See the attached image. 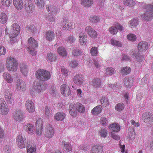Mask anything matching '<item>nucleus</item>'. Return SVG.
<instances>
[{
  "instance_id": "obj_41",
  "label": "nucleus",
  "mask_w": 153,
  "mask_h": 153,
  "mask_svg": "<svg viewBox=\"0 0 153 153\" xmlns=\"http://www.w3.org/2000/svg\"><path fill=\"white\" fill-rule=\"evenodd\" d=\"M7 20V15L4 13L0 12V23H5Z\"/></svg>"
},
{
  "instance_id": "obj_11",
  "label": "nucleus",
  "mask_w": 153,
  "mask_h": 153,
  "mask_svg": "<svg viewBox=\"0 0 153 153\" xmlns=\"http://www.w3.org/2000/svg\"><path fill=\"white\" fill-rule=\"evenodd\" d=\"M24 115L20 110H17L14 113L13 118L16 121L20 122L24 118Z\"/></svg>"
},
{
  "instance_id": "obj_3",
  "label": "nucleus",
  "mask_w": 153,
  "mask_h": 153,
  "mask_svg": "<svg viewBox=\"0 0 153 153\" xmlns=\"http://www.w3.org/2000/svg\"><path fill=\"white\" fill-rule=\"evenodd\" d=\"M28 51L33 56H35L36 53L35 48L38 46L37 42L33 38L30 37L28 40Z\"/></svg>"
},
{
  "instance_id": "obj_42",
  "label": "nucleus",
  "mask_w": 153,
  "mask_h": 153,
  "mask_svg": "<svg viewBox=\"0 0 153 153\" xmlns=\"http://www.w3.org/2000/svg\"><path fill=\"white\" fill-rule=\"evenodd\" d=\"M18 62L13 64V65H11L9 66H7L6 67L7 69L9 71H16L18 69Z\"/></svg>"
},
{
  "instance_id": "obj_49",
  "label": "nucleus",
  "mask_w": 153,
  "mask_h": 153,
  "mask_svg": "<svg viewBox=\"0 0 153 153\" xmlns=\"http://www.w3.org/2000/svg\"><path fill=\"white\" fill-rule=\"evenodd\" d=\"M131 71V69L128 67H124L120 70V73L124 75H126L129 74Z\"/></svg>"
},
{
  "instance_id": "obj_37",
  "label": "nucleus",
  "mask_w": 153,
  "mask_h": 153,
  "mask_svg": "<svg viewBox=\"0 0 153 153\" xmlns=\"http://www.w3.org/2000/svg\"><path fill=\"white\" fill-rule=\"evenodd\" d=\"M91 84L95 87H98L101 85V79L100 78L94 79L91 81Z\"/></svg>"
},
{
  "instance_id": "obj_16",
  "label": "nucleus",
  "mask_w": 153,
  "mask_h": 153,
  "mask_svg": "<svg viewBox=\"0 0 153 153\" xmlns=\"http://www.w3.org/2000/svg\"><path fill=\"white\" fill-rule=\"evenodd\" d=\"M61 93L64 96H68L71 94L70 88L66 84H63L61 86Z\"/></svg>"
},
{
  "instance_id": "obj_8",
  "label": "nucleus",
  "mask_w": 153,
  "mask_h": 153,
  "mask_svg": "<svg viewBox=\"0 0 153 153\" xmlns=\"http://www.w3.org/2000/svg\"><path fill=\"white\" fill-rule=\"evenodd\" d=\"M3 96L7 103L11 104L13 101V94L11 91L8 89L4 90L3 93Z\"/></svg>"
},
{
  "instance_id": "obj_15",
  "label": "nucleus",
  "mask_w": 153,
  "mask_h": 153,
  "mask_svg": "<svg viewBox=\"0 0 153 153\" xmlns=\"http://www.w3.org/2000/svg\"><path fill=\"white\" fill-rule=\"evenodd\" d=\"M142 118L144 121L146 123H150L153 122L152 114L149 112L144 113L142 115Z\"/></svg>"
},
{
  "instance_id": "obj_46",
  "label": "nucleus",
  "mask_w": 153,
  "mask_h": 153,
  "mask_svg": "<svg viewBox=\"0 0 153 153\" xmlns=\"http://www.w3.org/2000/svg\"><path fill=\"white\" fill-rule=\"evenodd\" d=\"M111 44L113 46H115L118 47H122L123 46L122 44L120 41L112 38L110 40Z\"/></svg>"
},
{
  "instance_id": "obj_43",
  "label": "nucleus",
  "mask_w": 153,
  "mask_h": 153,
  "mask_svg": "<svg viewBox=\"0 0 153 153\" xmlns=\"http://www.w3.org/2000/svg\"><path fill=\"white\" fill-rule=\"evenodd\" d=\"M143 8L146 9V11L149 12L153 13V4H147L144 5Z\"/></svg>"
},
{
  "instance_id": "obj_32",
  "label": "nucleus",
  "mask_w": 153,
  "mask_h": 153,
  "mask_svg": "<svg viewBox=\"0 0 153 153\" xmlns=\"http://www.w3.org/2000/svg\"><path fill=\"white\" fill-rule=\"evenodd\" d=\"M3 77L7 83H12L13 81V76L8 72H4L3 74Z\"/></svg>"
},
{
  "instance_id": "obj_1",
  "label": "nucleus",
  "mask_w": 153,
  "mask_h": 153,
  "mask_svg": "<svg viewBox=\"0 0 153 153\" xmlns=\"http://www.w3.org/2000/svg\"><path fill=\"white\" fill-rule=\"evenodd\" d=\"M36 77L41 81H47L51 77V75L49 71L43 69H39L36 71Z\"/></svg>"
},
{
  "instance_id": "obj_50",
  "label": "nucleus",
  "mask_w": 153,
  "mask_h": 153,
  "mask_svg": "<svg viewBox=\"0 0 153 153\" xmlns=\"http://www.w3.org/2000/svg\"><path fill=\"white\" fill-rule=\"evenodd\" d=\"M138 19H133L130 21V26L132 28L137 26L139 23Z\"/></svg>"
},
{
  "instance_id": "obj_9",
  "label": "nucleus",
  "mask_w": 153,
  "mask_h": 153,
  "mask_svg": "<svg viewBox=\"0 0 153 153\" xmlns=\"http://www.w3.org/2000/svg\"><path fill=\"white\" fill-rule=\"evenodd\" d=\"M16 90L20 92H24L26 89V85L25 82L21 79H18L16 83Z\"/></svg>"
},
{
  "instance_id": "obj_61",
  "label": "nucleus",
  "mask_w": 153,
  "mask_h": 153,
  "mask_svg": "<svg viewBox=\"0 0 153 153\" xmlns=\"http://www.w3.org/2000/svg\"><path fill=\"white\" fill-rule=\"evenodd\" d=\"M43 121L41 118H38L36 121L35 125L36 127H42Z\"/></svg>"
},
{
  "instance_id": "obj_24",
  "label": "nucleus",
  "mask_w": 153,
  "mask_h": 153,
  "mask_svg": "<svg viewBox=\"0 0 153 153\" xmlns=\"http://www.w3.org/2000/svg\"><path fill=\"white\" fill-rule=\"evenodd\" d=\"M62 145L63 146L64 150L67 152L71 151L72 150V147L69 143L63 141Z\"/></svg>"
},
{
  "instance_id": "obj_55",
  "label": "nucleus",
  "mask_w": 153,
  "mask_h": 153,
  "mask_svg": "<svg viewBox=\"0 0 153 153\" xmlns=\"http://www.w3.org/2000/svg\"><path fill=\"white\" fill-rule=\"evenodd\" d=\"M1 3L5 7H9L11 4L12 0H1Z\"/></svg>"
},
{
  "instance_id": "obj_20",
  "label": "nucleus",
  "mask_w": 153,
  "mask_h": 153,
  "mask_svg": "<svg viewBox=\"0 0 153 153\" xmlns=\"http://www.w3.org/2000/svg\"><path fill=\"white\" fill-rule=\"evenodd\" d=\"M79 39L80 44L81 45H85L87 41V36L85 33L81 32L79 35Z\"/></svg>"
},
{
  "instance_id": "obj_36",
  "label": "nucleus",
  "mask_w": 153,
  "mask_h": 153,
  "mask_svg": "<svg viewBox=\"0 0 153 153\" xmlns=\"http://www.w3.org/2000/svg\"><path fill=\"white\" fill-rule=\"evenodd\" d=\"M57 51L59 54L62 56H65L67 55V52L63 47H59L57 49Z\"/></svg>"
},
{
  "instance_id": "obj_31",
  "label": "nucleus",
  "mask_w": 153,
  "mask_h": 153,
  "mask_svg": "<svg viewBox=\"0 0 153 153\" xmlns=\"http://www.w3.org/2000/svg\"><path fill=\"white\" fill-rule=\"evenodd\" d=\"M13 4L15 7L18 10L22 9L23 7L22 0H13Z\"/></svg>"
},
{
  "instance_id": "obj_60",
  "label": "nucleus",
  "mask_w": 153,
  "mask_h": 153,
  "mask_svg": "<svg viewBox=\"0 0 153 153\" xmlns=\"http://www.w3.org/2000/svg\"><path fill=\"white\" fill-rule=\"evenodd\" d=\"M42 127H36V134L37 136H40L42 132Z\"/></svg>"
},
{
  "instance_id": "obj_51",
  "label": "nucleus",
  "mask_w": 153,
  "mask_h": 153,
  "mask_svg": "<svg viewBox=\"0 0 153 153\" xmlns=\"http://www.w3.org/2000/svg\"><path fill=\"white\" fill-rule=\"evenodd\" d=\"M124 104L122 103H119L117 104L115 106V109L118 111H123L124 108Z\"/></svg>"
},
{
  "instance_id": "obj_18",
  "label": "nucleus",
  "mask_w": 153,
  "mask_h": 153,
  "mask_svg": "<svg viewBox=\"0 0 153 153\" xmlns=\"http://www.w3.org/2000/svg\"><path fill=\"white\" fill-rule=\"evenodd\" d=\"M49 13L53 16L56 15L59 12V8H57L56 7L53 5L47 6L46 7Z\"/></svg>"
},
{
  "instance_id": "obj_29",
  "label": "nucleus",
  "mask_w": 153,
  "mask_h": 153,
  "mask_svg": "<svg viewBox=\"0 0 153 153\" xmlns=\"http://www.w3.org/2000/svg\"><path fill=\"white\" fill-rule=\"evenodd\" d=\"M57 58V56L53 53H49L47 54V60L48 62H55Z\"/></svg>"
},
{
  "instance_id": "obj_14",
  "label": "nucleus",
  "mask_w": 153,
  "mask_h": 153,
  "mask_svg": "<svg viewBox=\"0 0 153 153\" xmlns=\"http://www.w3.org/2000/svg\"><path fill=\"white\" fill-rule=\"evenodd\" d=\"M86 32L92 38H95L97 36V32L90 26L86 27L85 28Z\"/></svg>"
},
{
  "instance_id": "obj_57",
  "label": "nucleus",
  "mask_w": 153,
  "mask_h": 153,
  "mask_svg": "<svg viewBox=\"0 0 153 153\" xmlns=\"http://www.w3.org/2000/svg\"><path fill=\"white\" fill-rule=\"evenodd\" d=\"M127 39L132 42H134L136 41L137 39L136 36L133 34L130 33L127 36Z\"/></svg>"
},
{
  "instance_id": "obj_28",
  "label": "nucleus",
  "mask_w": 153,
  "mask_h": 153,
  "mask_svg": "<svg viewBox=\"0 0 153 153\" xmlns=\"http://www.w3.org/2000/svg\"><path fill=\"white\" fill-rule=\"evenodd\" d=\"M25 10L27 13H31L35 10V6L33 4L30 2H29L27 4H26Z\"/></svg>"
},
{
  "instance_id": "obj_54",
  "label": "nucleus",
  "mask_w": 153,
  "mask_h": 153,
  "mask_svg": "<svg viewBox=\"0 0 153 153\" xmlns=\"http://www.w3.org/2000/svg\"><path fill=\"white\" fill-rule=\"evenodd\" d=\"M115 73V70L111 67H107L105 69V73L107 75H112Z\"/></svg>"
},
{
  "instance_id": "obj_22",
  "label": "nucleus",
  "mask_w": 153,
  "mask_h": 153,
  "mask_svg": "<svg viewBox=\"0 0 153 153\" xmlns=\"http://www.w3.org/2000/svg\"><path fill=\"white\" fill-rule=\"evenodd\" d=\"M65 116V114L63 112H58L55 114L54 119L57 121H62L64 119Z\"/></svg>"
},
{
  "instance_id": "obj_33",
  "label": "nucleus",
  "mask_w": 153,
  "mask_h": 153,
  "mask_svg": "<svg viewBox=\"0 0 153 153\" xmlns=\"http://www.w3.org/2000/svg\"><path fill=\"white\" fill-rule=\"evenodd\" d=\"M120 126L117 123H114L109 126L110 129L114 132H118L120 129Z\"/></svg>"
},
{
  "instance_id": "obj_34",
  "label": "nucleus",
  "mask_w": 153,
  "mask_h": 153,
  "mask_svg": "<svg viewBox=\"0 0 153 153\" xmlns=\"http://www.w3.org/2000/svg\"><path fill=\"white\" fill-rule=\"evenodd\" d=\"M69 112L70 114L73 117H75L77 115L76 110L74 108V105L72 104H70L69 106Z\"/></svg>"
},
{
  "instance_id": "obj_64",
  "label": "nucleus",
  "mask_w": 153,
  "mask_h": 153,
  "mask_svg": "<svg viewBox=\"0 0 153 153\" xmlns=\"http://www.w3.org/2000/svg\"><path fill=\"white\" fill-rule=\"evenodd\" d=\"M90 20L93 23H97L100 20L99 18L96 16H91L90 18Z\"/></svg>"
},
{
  "instance_id": "obj_17",
  "label": "nucleus",
  "mask_w": 153,
  "mask_h": 153,
  "mask_svg": "<svg viewBox=\"0 0 153 153\" xmlns=\"http://www.w3.org/2000/svg\"><path fill=\"white\" fill-rule=\"evenodd\" d=\"M23 128L29 134L33 135L34 134L35 131L34 126L31 124L26 123L24 126Z\"/></svg>"
},
{
  "instance_id": "obj_21",
  "label": "nucleus",
  "mask_w": 153,
  "mask_h": 153,
  "mask_svg": "<svg viewBox=\"0 0 153 153\" xmlns=\"http://www.w3.org/2000/svg\"><path fill=\"white\" fill-rule=\"evenodd\" d=\"M133 78L131 77H126L123 81L124 85L126 87L130 88L133 85Z\"/></svg>"
},
{
  "instance_id": "obj_30",
  "label": "nucleus",
  "mask_w": 153,
  "mask_h": 153,
  "mask_svg": "<svg viewBox=\"0 0 153 153\" xmlns=\"http://www.w3.org/2000/svg\"><path fill=\"white\" fill-rule=\"evenodd\" d=\"M30 142H27V153H36V146L33 145V146L30 144Z\"/></svg>"
},
{
  "instance_id": "obj_4",
  "label": "nucleus",
  "mask_w": 153,
  "mask_h": 153,
  "mask_svg": "<svg viewBox=\"0 0 153 153\" xmlns=\"http://www.w3.org/2000/svg\"><path fill=\"white\" fill-rule=\"evenodd\" d=\"M47 86L46 84H42L41 82L39 80L34 82L33 88L37 92L40 93L46 90Z\"/></svg>"
},
{
  "instance_id": "obj_44",
  "label": "nucleus",
  "mask_w": 153,
  "mask_h": 153,
  "mask_svg": "<svg viewBox=\"0 0 153 153\" xmlns=\"http://www.w3.org/2000/svg\"><path fill=\"white\" fill-rule=\"evenodd\" d=\"M123 3L126 6L133 7L135 4V3L133 0H123Z\"/></svg>"
},
{
  "instance_id": "obj_52",
  "label": "nucleus",
  "mask_w": 153,
  "mask_h": 153,
  "mask_svg": "<svg viewBox=\"0 0 153 153\" xmlns=\"http://www.w3.org/2000/svg\"><path fill=\"white\" fill-rule=\"evenodd\" d=\"M98 52L97 48L95 47H92L90 51L91 55L93 56H97L98 54Z\"/></svg>"
},
{
  "instance_id": "obj_45",
  "label": "nucleus",
  "mask_w": 153,
  "mask_h": 153,
  "mask_svg": "<svg viewBox=\"0 0 153 153\" xmlns=\"http://www.w3.org/2000/svg\"><path fill=\"white\" fill-rule=\"evenodd\" d=\"M45 37L48 40H52L54 37V32L52 31H48L46 33Z\"/></svg>"
},
{
  "instance_id": "obj_39",
  "label": "nucleus",
  "mask_w": 153,
  "mask_h": 153,
  "mask_svg": "<svg viewBox=\"0 0 153 153\" xmlns=\"http://www.w3.org/2000/svg\"><path fill=\"white\" fill-rule=\"evenodd\" d=\"M17 62L16 59L14 57H8L7 58L6 61V67L12 65L13 64L16 63Z\"/></svg>"
},
{
  "instance_id": "obj_25",
  "label": "nucleus",
  "mask_w": 153,
  "mask_h": 153,
  "mask_svg": "<svg viewBox=\"0 0 153 153\" xmlns=\"http://www.w3.org/2000/svg\"><path fill=\"white\" fill-rule=\"evenodd\" d=\"M103 148L99 145L93 146L91 149V153H102Z\"/></svg>"
},
{
  "instance_id": "obj_13",
  "label": "nucleus",
  "mask_w": 153,
  "mask_h": 153,
  "mask_svg": "<svg viewBox=\"0 0 153 153\" xmlns=\"http://www.w3.org/2000/svg\"><path fill=\"white\" fill-rule=\"evenodd\" d=\"M62 25H64V27L65 29L69 30L73 28L72 22H69L68 20L66 17H63L61 20Z\"/></svg>"
},
{
  "instance_id": "obj_23",
  "label": "nucleus",
  "mask_w": 153,
  "mask_h": 153,
  "mask_svg": "<svg viewBox=\"0 0 153 153\" xmlns=\"http://www.w3.org/2000/svg\"><path fill=\"white\" fill-rule=\"evenodd\" d=\"M75 108L77 111L81 113H83L85 111V107L81 103L77 102L74 105Z\"/></svg>"
},
{
  "instance_id": "obj_53",
  "label": "nucleus",
  "mask_w": 153,
  "mask_h": 153,
  "mask_svg": "<svg viewBox=\"0 0 153 153\" xmlns=\"http://www.w3.org/2000/svg\"><path fill=\"white\" fill-rule=\"evenodd\" d=\"M34 2L39 8H42L44 7V0H34Z\"/></svg>"
},
{
  "instance_id": "obj_10",
  "label": "nucleus",
  "mask_w": 153,
  "mask_h": 153,
  "mask_svg": "<svg viewBox=\"0 0 153 153\" xmlns=\"http://www.w3.org/2000/svg\"><path fill=\"white\" fill-rule=\"evenodd\" d=\"M73 81L74 83L77 85H84V77L81 74H77L73 78Z\"/></svg>"
},
{
  "instance_id": "obj_12",
  "label": "nucleus",
  "mask_w": 153,
  "mask_h": 153,
  "mask_svg": "<svg viewBox=\"0 0 153 153\" xmlns=\"http://www.w3.org/2000/svg\"><path fill=\"white\" fill-rule=\"evenodd\" d=\"M26 110L29 113H33L35 111V106L33 102L31 100H27L25 104Z\"/></svg>"
},
{
  "instance_id": "obj_62",
  "label": "nucleus",
  "mask_w": 153,
  "mask_h": 153,
  "mask_svg": "<svg viewBox=\"0 0 153 153\" xmlns=\"http://www.w3.org/2000/svg\"><path fill=\"white\" fill-rule=\"evenodd\" d=\"M73 55L75 56H79L81 54V51L78 49H74L72 51Z\"/></svg>"
},
{
  "instance_id": "obj_40",
  "label": "nucleus",
  "mask_w": 153,
  "mask_h": 153,
  "mask_svg": "<svg viewBox=\"0 0 153 153\" xmlns=\"http://www.w3.org/2000/svg\"><path fill=\"white\" fill-rule=\"evenodd\" d=\"M82 5L86 7L91 6L93 3V0H81Z\"/></svg>"
},
{
  "instance_id": "obj_7",
  "label": "nucleus",
  "mask_w": 153,
  "mask_h": 153,
  "mask_svg": "<svg viewBox=\"0 0 153 153\" xmlns=\"http://www.w3.org/2000/svg\"><path fill=\"white\" fill-rule=\"evenodd\" d=\"M9 111L8 107L4 100L0 99V113L3 115L7 114Z\"/></svg>"
},
{
  "instance_id": "obj_47",
  "label": "nucleus",
  "mask_w": 153,
  "mask_h": 153,
  "mask_svg": "<svg viewBox=\"0 0 153 153\" xmlns=\"http://www.w3.org/2000/svg\"><path fill=\"white\" fill-rule=\"evenodd\" d=\"M45 114L46 117L47 118H49L52 116V110L50 107H46L45 109Z\"/></svg>"
},
{
  "instance_id": "obj_26",
  "label": "nucleus",
  "mask_w": 153,
  "mask_h": 153,
  "mask_svg": "<svg viewBox=\"0 0 153 153\" xmlns=\"http://www.w3.org/2000/svg\"><path fill=\"white\" fill-rule=\"evenodd\" d=\"M102 107L101 105H98L94 108L91 111V113L94 115H97L101 112Z\"/></svg>"
},
{
  "instance_id": "obj_19",
  "label": "nucleus",
  "mask_w": 153,
  "mask_h": 153,
  "mask_svg": "<svg viewBox=\"0 0 153 153\" xmlns=\"http://www.w3.org/2000/svg\"><path fill=\"white\" fill-rule=\"evenodd\" d=\"M137 48L140 51L145 52L149 48L148 44L147 42L142 41L138 44Z\"/></svg>"
},
{
  "instance_id": "obj_27",
  "label": "nucleus",
  "mask_w": 153,
  "mask_h": 153,
  "mask_svg": "<svg viewBox=\"0 0 153 153\" xmlns=\"http://www.w3.org/2000/svg\"><path fill=\"white\" fill-rule=\"evenodd\" d=\"M142 19L146 21H150L152 18L153 16V13H150L148 11H146L144 13L141 15Z\"/></svg>"
},
{
  "instance_id": "obj_38",
  "label": "nucleus",
  "mask_w": 153,
  "mask_h": 153,
  "mask_svg": "<svg viewBox=\"0 0 153 153\" xmlns=\"http://www.w3.org/2000/svg\"><path fill=\"white\" fill-rule=\"evenodd\" d=\"M131 56L136 59L137 61L139 62H141L144 60V57L143 56L137 53H134Z\"/></svg>"
},
{
  "instance_id": "obj_48",
  "label": "nucleus",
  "mask_w": 153,
  "mask_h": 153,
  "mask_svg": "<svg viewBox=\"0 0 153 153\" xmlns=\"http://www.w3.org/2000/svg\"><path fill=\"white\" fill-rule=\"evenodd\" d=\"M100 102L103 107H105L109 105V101L108 98L104 96L101 98Z\"/></svg>"
},
{
  "instance_id": "obj_35",
  "label": "nucleus",
  "mask_w": 153,
  "mask_h": 153,
  "mask_svg": "<svg viewBox=\"0 0 153 153\" xmlns=\"http://www.w3.org/2000/svg\"><path fill=\"white\" fill-rule=\"evenodd\" d=\"M20 69L22 74L26 76L28 72V68L27 66L25 64H22L20 65Z\"/></svg>"
},
{
  "instance_id": "obj_59",
  "label": "nucleus",
  "mask_w": 153,
  "mask_h": 153,
  "mask_svg": "<svg viewBox=\"0 0 153 153\" xmlns=\"http://www.w3.org/2000/svg\"><path fill=\"white\" fill-rule=\"evenodd\" d=\"M107 122V120L105 117H101L100 121V123L103 126H106Z\"/></svg>"
},
{
  "instance_id": "obj_63",
  "label": "nucleus",
  "mask_w": 153,
  "mask_h": 153,
  "mask_svg": "<svg viewBox=\"0 0 153 153\" xmlns=\"http://www.w3.org/2000/svg\"><path fill=\"white\" fill-rule=\"evenodd\" d=\"M109 31L111 34H115L117 33L118 30L117 27H111L109 28Z\"/></svg>"
},
{
  "instance_id": "obj_58",
  "label": "nucleus",
  "mask_w": 153,
  "mask_h": 153,
  "mask_svg": "<svg viewBox=\"0 0 153 153\" xmlns=\"http://www.w3.org/2000/svg\"><path fill=\"white\" fill-rule=\"evenodd\" d=\"M75 40V37L73 35L69 36L67 38L65 39V40L67 42L69 43H73Z\"/></svg>"
},
{
  "instance_id": "obj_56",
  "label": "nucleus",
  "mask_w": 153,
  "mask_h": 153,
  "mask_svg": "<svg viewBox=\"0 0 153 153\" xmlns=\"http://www.w3.org/2000/svg\"><path fill=\"white\" fill-rule=\"evenodd\" d=\"M107 130L105 128L101 129L99 131V134H100L102 137H106L107 135Z\"/></svg>"
},
{
  "instance_id": "obj_2",
  "label": "nucleus",
  "mask_w": 153,
  "mask_h": 153,
  "mask_svg": "<svg viewBox=\"0 0 153 153\" xmlns=\"http://www.w3.org/2000/svg\"><path fill=\"white\" fill-rule=\"evenodd\" d=\"M20 27L18 24L14 23L11 25L10 30H8L6 27L5 30L7 34H9L10 37L13 38L17 36L20 31Z\"/></svg>"
},
{
  "instance_id": "obj_5",
  "label": "nucleus",
  "mask_w": 153,
  "mask_h": 153,
  "mask_svg": "<svg viewBox=\"0 0 153 153\" xmlns=\"http://www.w3.org/2000/svg\"><path fill=\"white\" fill-rule=\"evenodd\" d=\"M54 129L51 125H47L45 128L44 135L48 138H51L54 135Z\"/></svg>"
},
{
  "instance_id": "obj_6",
  "label": "nucleus",
  "mask_w": 153,
  "mask_h": 153,
  "mask_svg": "<svg viewBox=\"0 0 153 153\" xmlns=\"http://www.w3.org/2000/svg\"><path fill=\"white\" fill-rule=\"evenodd\" d=\"M16 142L18 146L20 148L22 149L25 147L27 143L26 138L22 134L18 136L16 139Z\"/></svg>"
}]
</instances>
